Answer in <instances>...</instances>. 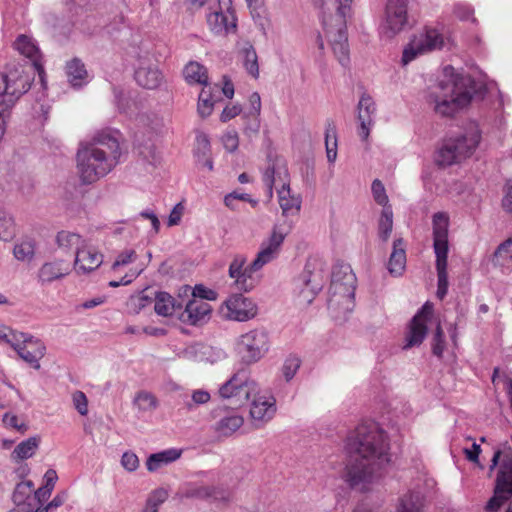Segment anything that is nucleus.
<instances>
[{"mask_svg":"<svg viewBox=\"0 0 512 512\" xmlns=\"http://www.w3.org/2000/svg\"><path fill=\"white\" fill-rule=\"evenodd\" d=\"M180 456L181 450L174 448L151 454L146 461L147 470L154 472L163 465L174 462L180 458Z\"/></svg>","mask_w":512,"mask_h":512,"instance_id":"25","label":"nucleus"},{"mask_svg":"<svg viewBox=\"0 0 512 512\" xmlns=\"http://www.w3.org/2000/svg\"><path fill=\"white\" fill-rule=\"evenodd\" d=\"M286 235L287 232L283 231L279 225H274L268 240L263 241L261 244V250L256 255V263L254 265L258 266L260 263L268 264L273 261L277 257Z\"/></svg>","mask_w":512,"mask_h":512,"instance_id":"13","label":"nucleus"},{"mask_svg":"<svg viewBox=\"0 0 512 512\" xmlns=\"http://www.w3.org/2000/svg\"><path fill=\"white\" fill-rule=\"evenodd\" d=\"M14 46L22 55L31 60L33 69L38 72L43 82L44 68L40 61L41 54L39 48L25 35L18 36Z\"/></svg>","mask_w":512,"mask_h":512,"instance_id":"16","label":"nucleus"},{"mask_svg":"<svg viewBox=\"0 0 512 512\" xmlns=\"http://www.w3.org/2000/svg\"><path fill=\"white\" fill-rule=\"evenodd\" d=\"M134 404L141 411H153L157 408L158 401L152 393L141 391L136 395Z\"/></svg>","mask_w":512,"mask_h":512,"instance_id":"40","label":"nucleus"},{"mask_svg":"<svg viewBox=\"0 0 512 512\" xmlns=\"http://www.w3.org/2000/svg\"><path fill=\"white\" fill-rule=\"evenodd\" d=\"M154 310L160 316H172L173 314L181 311L183 302L172 297L169 293L160 291L155 293L154 297Z\"/></svg>","mask_w":512,"mask_h":512,"instance_id":"21","label":"nucleus"},{"mask_svg":"<svg viewBox=\"0 0 512 512\" xmlns=\"http://www.w3.org/2000/svg\"><path fill=\"white\" fill-rule=\"evenodd\" d=\"M197 354L200 361L210 363H215L224 357V352L222 350H215L213 347L206 345H201L197 350Z\"/></svg>","mask_w":512,"mask_h":512,"instance_id":"46","label":"nucleus"},{"mask_svg":"<svg viewBox=\"0 0 512 512\" xmlns=\"http://www.w3.org/2000/svg\"><path fill=\"white\" fill-rule=\"evenodd\" d=\"M136 257L137 255L134 250H125L118 255L117 259L112 265V269L115 270L119 266L128 265L129 263L135 261Z\"/></svg>","mask_w":512,"mask_h":512,"instance_id":"61","label":"nucleus"},{"mask_svg":"<svg viewBox=\"0 0 512 512\" xmlns=\"http://www.w3.org/2000/svg\"><path fill=\"white\" fill-rule=\"evenodd\" d=\"M433 240L448 238L449 217L444 212H437L433 215Z\"/></svg>","mask_w":512,"mask_h":512,"instance_id":"37","label":"nucleus"},{"mask_svg":"<svg viewBox=\"0 0 512 512\" xmlns=\"http://www.w3.org/2000/svg\"><path fill=\"white\" fill-rule=\"evenodd\" d=\"M168 498V491L163 488H158L152 491L147 498L146 504L148 507L156 508L164 503Z\"/></svg>","mask_w":512,"mask_h":512,"instance_id":"51","label":"nucleus"},{"mask_svg":"<svg viewBox=\"0 0 512 512\" xmlns=\"http://www.w3.org/2000/svg\"><path fill=\"white\" fill-rule=\"evenodd\" d=\"M309 268L310 264H307L301 276L305 286L301 290V295L311 303L315 295L322 290L325 281L321 271H311Z\"/></svg>","mask_w":512,"mask_h":512,"instance_id":"17","label":"nucleus"},{"mask_svg":"<svg viewBox=\"0 0 512 512\" xmlns=\"http://www.w3.org/2000/svg\"><path fill=\"white\" fill-rule=\"evenodd\" d=\"M121 465L128 472H134L139 467L138 456L131 451L123 453L121 457Z\"/></svg>","mask_w":512,"mask_h":512,"instance_id":"57","label":"nucleus"},{"mask_svg":"<svg viewBox=\"0 0 512 512\" xmlns=\"http://www.w3.org/2000/svg\"><path fill=\"white\" fill-rule=\"evenodd\" d=\"M224 148L232 153L237 150L239 145L238 134L236 131H228L222 137Z\"/></svg>","mask_w":512,"mask_h":512,"instance_id":"59","label":"nucleus"},{"mask_svg":"<svg viewBox=\"0 0 512 512\" xmlns=\"http://www.w3.org/2000/svg\"><path fill=\"white\" fill-rule=\"evenodd\" d=\"M100 0H69V9L76 15L80 11H92Z\"/></svg>","mask_w":512,"mask_h":512,"instance_id":"53","label":"nucleus"},{"mask_svg":"<svg viewBox=\"0 0 512 512\" xmlns=\"http://www.w3.org/2000/svg\"><path fill=\"white\" fill-rule=\"evenodd\" d=\"M269 346L268 332L264 328H256L238 338L236 352L243 364L250 365L262 359Z\"/></svg>","mask_w":512,"mask_h":512,"instance_id":"7","label":"nucleus"},{"mask_svg":"<svg viewBox=\"0 0 512 512\" xmlns=\"http://www.w3.org/2000/svg\"><path fill=\"white\" fill-rule=\"evenodd\" d=\"M443 73L444 79L433 86L429 93V102L434 104L437 114L452 117L473 98L484 97L486 87L470 75L456 73L451 65L446 66Z\"/></svg>","mask_w":512,"mask_h":512,"instance_id":"2","label":"nucleus"},{"mask_svg":"<svg viewBox=\"0 0 512 512\" xmlns=\"http://www.w3.org/2000/svg\"><path fill=\"white\" fill-rule=\"evenodd\" d=\"M433 310V303L427 301L412 317L408 325L404 349L419 346L423 342L428 332L427 323L433 315Z\"/></svg>","mask_w":512,"mask_h":512,"instance_id":"8","label":"nucleus"},{"mask_svg":"<svg viewBox=\"0 0 512 512\" xmlns=\"http://www.w3.org/2000/svg\"><path fill=\"white\" fill-rule=\"evenodd\" d=\"M433 247L436 255V270L447 269L448 238L434 239Z\"/></svg>","mask_w":512,"mask_h":512,"instance_id":"39","label":"nucleus"},{"mask_svg":"<svg viewBox=\"0 0 512 512\" xmlns=\"http://www.w3.org/2000/svg\"><path fill=\"white\" fill-rule=\"evenodd\" d=\"M431 346H432L433 355L437 356L438 358H441L443 356V352L445 349V340H444V332H443L440 322L437 324V326L435 328V331H434V334L432 337V341H431Z\"/></svg>","mask_w":512,"mask_h":512,"instance_id":"44","label":"nucleus"},{"mask_svg":"<svg viewBox=\"0 0 512 512\" xmlns=\"http://www.w3.org/2000/svg\"><path fill=\"white\" fill-rule=\"evenodd\" d=\"M16 235V225L13 217L4 210H0V239L10 241Z\"/></svg>","mask_w":512,"mask_h":512,"instance_id":"34","label":"nucleus"},{"mask_svg":"<svg viewBox=\"0 0 512 512\" xmlns=\"http://www.w3.org/2000/svg\"><path fill=\"white\" fill-rule=\"evenodd\" d=\"M65 70L68 82L73 87H81L86 83L88 73L84 63L79 58H73L68 61L65 66Z\"/></svg>","mask_w":512,"mask_h":512,"instance_id":"24","label":"nucleus"},{"mask_svg":"<svg viewBox=\"0 0 512 512\" xmlns=\"http://www.w3.org/2000/svg\"><path fill=\"white\" fill-rule=\"evenodd\" d=\"M301 360L295 355H290L286 358L284 361V364L282 366V373L287 382L293 379L296 372L300 368Z\"/></svg>","mask_w":512,"mask_h":512,"instance_id":"45","label":"nucleus"},{"mask_svg":"<svg viewBox=\"0 0 512 512\" xmlns=\"http://www.w3.org/2000/svg\"><path fill=\"white\" fill-rule=\"evenodd\" d=\"M119 132L102 131L77 151V169L83 184L89 185L110 173L119 163Z\"/></svg>","mask_w":512,"mask_h":512,"instance_id":"3","label":"nucleus"},{"mask_svg":"<svg viewBox=\"0 0 512 512\" xmlns=\"http://www.w3.org/2000/svg\"><path fill=\"white\" fill-rule=\"evenodd\" d=\"M406 266L405 242L402 238L393 241L392 253L389 257L387 268L391 275H402Z\"/></svg>","mask_w":512,"mask_h":512,"instance_id":"22","label":"nucleus"},{"mask_svg":"<svg viewBox=\"0 0 512 512\" xmlns=\"http://www.w3.org/2000/svg\"><path fill=\"white\" fill-rule=\"evenodd\" d=\"M183 74L189 84H202L204 86L208 84L207 69L198 62H189L185 66Z\"/></svg>","mask_w":512,"mask_h":512,"instance_id":"30","label":"nucleus"},{"mask_svg":"<svg viewBox=\"0 0 512 512\" xmlns=\"http://www.w3.org/2000/svg\"><path fill=\"white\" fill-rule=\"evenodd\" d=\"M46 347L44 343L34 336L17 352L18 355L34 369H40L39 360L44 357Z\"/></svg>","mask_w":512,"mask_h":512,"instance_id":"18","label":"nucleus"},{"mask_svg":"<svg viewBox=\"0 0 512 512\" xmlns=\"http://www.w3.org/2000/svg\"><path fill=\"white\" fill-rule=\"evenodd\" d=\"M62 264V262L44 263L38 272L39 281L44 284L63 278L68 272L62 267Z\"/></svg>","mask_w":512,"mask_h":512,"instance_id":"31","label":"nucleus"},{"mask_svg":"<svg viewBox=\"0 0 512 512\" xmlns=\"http://www.w3.org/2000/svg\"><path fill=\"white\" fill-rule=\"evenodd\" d=\"M192 298L201 299L203 301L215 300L217 298V293L212 289L206 288L202 284H198L195 285V287L192 290Z\"/></svg>","mask_w":512,"mask_h":512,"instance_id":"56","label":"nucleus"},{"mask_svg":"<svg viewBox=\"0 0 512 512\" xmlns=\"http://www.w3.org/2000/svg\"><path fill=\"white\" fill-rule=\"evenodd\" d=\"M504 195L502 198V209L512 217V180H508L504 186Z\"/></svg>","mask_w":512,"mask_h":512,"instance_id":"58","label":"nucleus"},{"mask_svg":"<svg viewBox=\"0 0 512 512\" xmlns=\"http://www.w3.org/2000/svg\"><path fill=\"white\" fill-rule=\"evenodd\" d=\"M207 23L215 34H228L236 31V17L233 13L213 12L207 17Z\"/></svg>","mask_w":512,"mask_h":512,"instance_id":"20","label":"nucleus"},{"mask_svg":"<svg viewBox=\"0 0 512 512\" xmlns=\"http://www.w3.org/2000/svg\"><path fill=\"white\" fill-rule=\"evenodd\" d=\"M246 263V258L242 255H236L229 265L228 274L230 278H236Z\"/></svg>","mask_w":512,"mask_h":512,"instance_id":"62","label":"nucleus"},{"mask_svg":"<svg viewBox=\"0 0 512 512\" xmlns=\"http://www.w3.org/2000/svg\"><path fill=\"white\" fill-rule=\"evenodd\" d=\"M36 242L33 238L25 237L16 243L13 249L15 258L22 262H31L35 256Z\"/></svg>","mask_w":512,"mask_h":512,"instance_id":"32","label":"nucleus"},{"mask_svg":"<svg viewBox=\"0 0 512 512\" xmlns=\"http://www.w3.org/2000/svg\"><path fill=\"white\" fill-rule=\"evenodd\" d=\"M356 289V276L350 265L340 264L333 267L330 293L342 298H353Z\"/></svg>","mask_w":512,"mask_h":512,"instance_id":"9","label":"nucleus"},{"mask_svg":"<svg viewBox=\"0 0 512 512\" xmlns=\"http://www.w3.org/2000/svg\"><path fill=\"white\" fill-rule=\"evenodd\" d=\"M339 6H338V14L342 18V26L338 28L337 32L332 36L331 38V44H335L338 42H348V36H347V29L344 24V18L346 17L347 12L349 11V2L351 0H338Z\"/></svg>","mask_w":512,"mask_h":512,"instance_id":"35","label":"nucleus"},{"mask_svg":"<svg viewBox=\"0 0 512 512\" xmlns=\"http://www.w3.org/2000/svg\"><path fill=\"white\" fill-rule=\"evenodd\" d=\"M212 312L210 304L197 298H191L185 303V308L180 311L178 318L185 324L199 326L206 323Z\"/></svg>","mask_w":512,"mask_h":512,"instance_id":"10","label":"nucleus"},{"mask_svg":"<svg viewBox=\"0 0 512 512\" xmlns=\"http://www.w3.org/2000/svg\"><path fill=\"white\" fill-rule=\"evenodd\" d=\"M492 262L495 266L512 270V248L500 251V245L493 254Z\"/></svg>","mask_w":512,"mask_h":512,"instance_id":"43","label":"nucleus"},{"mask_svg":"<svg viewBox=\"0 0 512 512\" xmlns=\"http://www.w3.org/2000/svg\"><path fill=\"white\" fill-rule=\"evenodd\" d=\"M243 425V418L231 415L217 422L216 430L223 436H230Z\"/></svg>","mask_w":512,"mask_h":512,"instance_id":"36","label":"nucleus"},{"mask_svg":"<svg viewBox=\"0 0 512 512\" xmlns=\"http://www.w3.org/2000/svg\"><path fill=\"white\" fill-rule=\"evenodd\" d=\"M424 496L419 491H410L399 500L396 512H422Z\"/></svg>","mask_w":512,"mask_h":512,"instance_id":"28","label":"nucleus"},{"mask_svg":"<svg viewBox=\"0 0 512 512\" xmlns=\"http://www.w3.org/2000/svg\"><path fill=\"white\" fill-rule=\"evenodd\" d=\"M424 51V46L421 44L417 48L413 47L412 45L406 47L402 55L403 64H408L409 62L414 60L419 54H422Z\"/></svg>","mask_w":512,"mask_h":512,"instance_id":"64","label":"nucleus"},{"mask_svg":"<svg viewBox=\"0 0 512 512\" xmlns=\"http://www.w3.org/2000/svg\"><path fill=\"white\" fill-rule=\"evenodd\" d=\"M231 496L228 489L219 486H190L183 493V497L188 499L209 500L221 504H227Z\"/></svg>","mask_w":512,"mask_h":512,"instance_id":"14","label":"nucleus"},{"mask_svg":"<svg viewBox=\"0 0 512 512\" xmlns=\"http://www.w3.org/2000/svg\"><path fill=\"white\" fill-rule=\"evenodd\" d=\"M496 467L497 473L493 496L485 506L487 512H498L499 509L512 500V448L506 442L503 450L497 449L491 459L489 473Z\"/></svg>","mask_w":512,"mask_h":512,"instance_id":"5","label":"nucleus"},{"mask_svg":"<svg viewBox=\"0 0 512 512\" xmlns=\"http://www.w3.org/2000/svg\"><path fill=\"white\" fill-rule=\"evenodd\" d=\"M376 107L372 98L363 94L358 103V120L360 127L358 130L359 137L362 140H367L370 133V125L372 124V115L375 113Z\"/></svg>","mask_w":512,"mask_h":512,"instance_id":"15","label":"nucleus"},{"mask_svg":"<svg viewBox=\"0 0 512 512\" xmlns=\"http://www.w3.org/2000/svg\"><path fill=\"white\" fill-rule=\"evenodd\" d=\"M371 191L375 202L383 208L388 207V196L386 194L385 187L379 179H375L371 185Z\"/></svg>","mask_w":512,"mask_h":512,"instance_id":"47","label":"nucleus"},{"mask_svg":"<svg viewBox=\"0 0 512 512\" xmlns=\"http://www.w3.org/2000/svg\"><path fill=\"white\" fill-rule=\"evenodd\" d=\"M34 489V483L31 480L20 482L16 485L12 500L17 507H21L24 512H33L35 508V497L32 492Z\"/></svg>","mask_w":512,"mask_h":512,"instance_id":"19","label":"nucleus"},{"mask_svg":"<svg viewBox=\"0 0 512 512\" xmlns=\"http://www.w3.org/2000/svg\"><path fill=\"white\" fill-rule=\"evenodd\" d=\"M481 139L477 125L470 124L463 135L450 138L439 149L436 162L439 166H451L472 155Z\"/></svg>","mask_w":512,"mask_h":512,"instance_id":"6","label":"nucleus"},{"mask_svg":"<svg viewBox=\"0 0 512 512\" xmlns=\"http://www.w3.org/2000/svg\"><path fill=\"white\" fill-rule=\"evenodd\" d=\"M408 0H387L385 19L387 28L396 34L408 24Z\"/></svg>","mask_w":512,"mask_h":512,"instance_id":"12","label":"nucleus"},{"mask_svg":"<svg viewBox=\"0 0 512 512\" xmlns=\"http://www.w3.org/2000/svg\"><path fill=\"white\" fill-rule=\"evenodd\" d=\"M213 110V102L211 99V94H207V97L199 98L198 100V113L201 117L205 118L212 113Z\"/></svg>","mask_w":512,"mask_h":512,"instance_id":"63","label":"nucleus"},{"mask_svg":"<svg viewBox=\"0 0 512 512\" xmlns=\"http://www.w3.org/2000/svg\"><path fill=\"white\" fill-rule=\"evenodd\" d=\"M245 118H246V123H245V128H244L245 134L248 135L249 137L257 135L260 130L259 116L253 115L251 113H247L245 115Z\"/></svg>","mask_w":512,"mask_h":512,"instance_id":"54","label":"nucleus"},{"mask_svg":"<svg viewBox=\"0 0 512 512\" xmlns=\"http://www.w3.org/2000/svg\"><path fill=\"white\" fill-rule=\"evenodd\" d=\"M437 297L442 300L448 292V273L447 269L437 270Z\"/></svg>","mask_w":512,"mask_h":512,"instance_id":"55","label":"nucleus"},{"mask_svg":"<svg viewBox=\"0 0 512 512\" xmlns=\"http://www.w3.org/2000/svg\"><path fill=\"white\" fill-rule=\"evenodd\" d=\"M345 481L351 488L372 483L390 462L387 433L375 422L357 426L346 443Z\"/></svg>","mask_w":512,"mask_h":512,"instance_id":"1","label":"nucleus"},{"mask_svg":"<svg viewBox=\"0 0 512 512\" xmlns=\"http://www.w3.org/2000/svg\"><path fill=\"white\" fill-rule=\"evenodd\" d=\"M392 228H393V212H392V207L388 206V207L383 208V210L381 212V217L379 220V225H378L379 238L383 242H386L389 239L390 234L392 232Z\"/></svg>","mask_w":512,"mask_h":512,"instance_id":"33","label":"nucleus"},{"mask_svg":"<svg viewBox=\"0 0 512 512\" xmlns=\"http://www.w3.org/2000/svg\"><path fill=\"white\" fill-rule=\"evenodd\" d=\"M197 147L195 153L200 160V157L208 156L210 152V140L207 134L200 132L196 136Z\"/></svg>","mask_w":512,"mask_h":512,"instance_id":"52","label":"nucleus"},{"mask_svg":"<svg viewBox=\"0 0 512 512\" xmlns=\"http://www.w3.org/2000/svg\"><path fill=\"white\" fill-rule=\"evenodd\" d=\"M473 8L466 3H456L453 7V14L456 18H458L461 21H467L472 20L475 21V18L473 17Z\"/></svg>","mask_w":512,"mask_h":512,"instance_id":"50","label":"nucleus"},{"mask_svg":"<svg viewBox=\"0 0 512 512\" xmlns=\"http://www.w3.org/2000/svg\"><path fill=\"white\" fill-rule=\"evenodd\" d=\"M81 242V236L79 234L69 232V231H60L56 236V243L59 248L69 251L72 248H76V251L79 248Z\"/></svg>","mask_w":512,"mask_h":512,"instance_id":"38","label":"nucleus"},{"mask_svg":"<svg viewBox=\"0 0 512 512\" xmlns=\"http://www.w3.org/2000/svg\"><path fill=\"white\" fill-rule=\"evenodd\" d=\"M331 45H332L333 52H334L335 56L337 57L339 63L343 67H347L350 62L348 42H341V43L338 42V43L331 44Z\"/></svg>","mask_w":512,"mask_h":512,"instance_id":"49","label":"nucleus"},{"mask_svg":"<svg viewBox=\"0 0 512 512\" xmlns=\"http://www.w3.org/2000/svg\"><path fill=\"white\" fill-rule=\"evenodd\" d=\"M7 338L5 343L9 344L16 352L20 350L27 343L29 338L33 337L30 334L12 330L8 327Z\"/></svg>","mask_w":512,"mask_h":512,"instance_id":"42","label":"nucleus"},{"mask_svg":"<svg viewBox=\"0 0 512 512\" xmlns=\"http://www.w3.org/2000/svg\"><path fill=\"white\" fill-rule=\"evenodd\" d=\"M73 403L80 415L84 416L88 413V400L82 391H76L73 394Z\"/></svg>","mask_w":512,"mask_h":512,"instance_id":"60","label":"nucleus"},{"mask_svg":"<svg viewBox=\"0 0 512 512\" xmlns=\"http://www.w3.org/2000/svg\"><path fill=\"white\" fill-rule=\"evenodd\" d=\"M40 441V436L36 435L20 442L11 453L12 460L19 462L32 457L38 449Z\"/></svg>","mask_w":512,"mask_h":512,"instance_id":"27","label":"nucleus"},{"mask_svg":"<svg viewBox=\"0 0 512 512\" xmlns=\"http://www.w3.org/2000/svg\"><path fill=\"white\" fill-rule=\"evenodd\" d=\"M103 262V255L90 249L81 248L76 251L75 266L83 273L97 269Z\"/></svg>","mask_w":512,"mask_h":512,"instance_id":"23","label":"nucleus"},{"mask_svg":"<svg viewBox=\"0 0 512 512\" xmlns=\"http://www.w3.org/2000/svg\"><path fill=\"white\" fill-rule=\"evenodd\" d=\"M134 77L138 85L146 89L157 88L162 80V74L154 68H139L135 71Z\"/></svg>","mask_w":512,"mask_h":512,"instance_id":"29","label":"nucleus"},{"mask_svg":"<svg viewBox=\"0 0 512 512\" xmlns=\"http://www.w3.org/2000/svg\"><path fill=\"white\" fill-rule=\"evenodd\" d=\"M244 66L247 72L254 78L259 76L258 57L253 46H249L243 50Z\"/></svg>","mask_w":512,"mask_h":512,"instance_id":"41","label":"nucleus"},{"mask_svg":"<svg viewBox=\"0 0 512 512\" xmlns=\"http://www.w3.org/2000/svg\"><path fill=\"white\" fill-rule=\"evenodd\" d=\"M219 395L230 400L235 407L245 405L251 398L250 415L256 421L267 422L276 412L274 397L261 396L258 393V385L249 378V370L241 368L219 388Z\"/></svg>","mask_w":512,"mask_h":512,"instance_id":"4","label":"nucleus"},{"mask_svg":"<svg viewBox=\"0 0 512 512\" xmlns=\"http://www.w3.org/2000/svg\"><path fill=\"white\" fill-rule=\"evenodd\" d=\"M421 45L424 50H433L443 46V38L436 30H428L425 35V40Z\"/></svg>","mask_w":512,"mask_h":512,"instance_id":"48","label":"nucleus"},{"mask_svg":"<svg viewBox=\"0 0 512 512\" xmlns=\"http://www.w3.org/2000/svg\"><path fill=\"white\" fill-rule=\"evenodd\" d=\"M229 319L235 321H248L257 314V305L242 294H233L225 302Z\"/></svg>","mask_w":512,"mask_h":512,"instance_id":"11","label":"nucleus"},{"mask_svg":"<svg viewBox=\"0 0 512 512\" xmlns=\"http://www.w3.org/2000/svg\"><path fill=\"white\" fill-rule=\"evenodd\" d=\"M289 185H283L279 194V205L282 209L283 215L297 214L301 208V199L299 196L290 195Z\"/></svg>","mask_w":512,"mask_h":512,"instance_id":"26","label":"nucleus"}]
</instances>
